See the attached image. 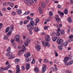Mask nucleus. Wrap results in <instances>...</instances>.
Returning a JSON list of instances; mask_svg holds the SVG:
<instances>
[{
	"mask_svg": "<svg viewBox=\"0 0 73 73\" xmlns=\"http://www.w3.org/2000/svg\"><path fill=\"white\" fill-rule=\"evenodd\" d=\"M12 54V52H9L6 53V56H9L8 57V59H12L13 58H15V56H13Z\"/></svg>",
	"mask_w": 73,
	"mask_h": 73,
	"instance_id": "nucleus-1",
	"label": "nucleus"
},
{
	"mask_svg": "<svg viewBox=\"0 0 73 73\" xmlns=\"http://www.w3.org/2000/svg\"><path fill=\"white\" fill-rule=\"evenodd\" d=\"M42 43L44 47H46V46H49L50 44L48 42H46L45 41H42Z\"/></svg>",
	"mask_w": 73,
	"mask_h": 73,
	"instance_id": "nucleus-2",
	"label": "nucleus"
},
{
	"mask_svg": "<svg viewBox=\"0 0 73 73\" xmlns=\"http://www.w3.org/2000/svg\"><path fill=\"white\" fill-rule=\"evenodd\" d=\"M64 42V40L62 39H60L59 40H57V43L58 44H61V46H63V42Z\"/></svg>",
	"mask_w": 73,
	"mask_h": 73,
	"instance_id": "nucleus-3",
	"label": "nucleus"
},
{
	"mask_svg": "<svg viewBox=\"0 0 73 73\" xmlns=\"http://www.w3.org/2000/svg\"><path fill=\"white\" fill-rule=\"evenodd\" d=\"M45 39L47 42H49L50 40V38L49 35H47L45 37Z\"/></svg>",
	"mask_w": 73,
	"mask_h": 73,
	"instance_id": "nucleus-4",
	"label": "nucleus"
},
{
	"mask_svg": "<svg viewBox=\"0 0 73 73\" xmlns=\"http://www.w3.org/2000/svg\"><path fill=\"white\" fill-rule=\"evenodd\" d=\"M16 71H17L16 73H20V66L19 65H17L16 66Z\"/></svg>",
	"mask_w": 73,
	"mask_h": 73,
	"instance_id": "nucleus-5",
	"label": "nucleus"
},
{
	"mask_svg": "<svg viewBox=\"0 0 73 73\" xmlns=\"http://www.w3.org/2000/svg\"><path fill=\"white\" fill-rule=\"evenodd\" d=\"M15 38L16 40V42H19L20 41V39L19 38H20V35H17L15 36Z\"/></svg>",
	"mask_w": 73,
	"mask_h": 73,
	"instance_id": "nucleus-6",
	"label": "nucleus"
},
{
	"mask_svg": "<svg viewBox=\"0 0 73 73\" xmlns=\"http://www.w3.org/2000/svg\"><path fill=\"white\" fill-rule=\"evenodd\" d=\"M35 48L38 51H40L41 49V46L38 44L36 45Z\"/></svg>",
	"mask_w": 73,
	"mask_h": 73,
	"instance_id": "nucleus-7",
	"label": "nucleus"
},
{
	"mask_svg": "<svg viewBox=\"0 0 73 73\" xmlns=\"http://www.w3.org/2000/svg\"><path fill=\"white\" fill-rule=\"evenodd\" d=\"M43 67L42 70V73H44L46 71V65L45 64H44L43 65Z\"/></svg>",
	"mask_w": 73,
	"mask_h": 73,
	"instance_id": "nucleus-8",
	"label": "nucleus"
},
{
	"mask_svg": "<svg viewBox=\"0 0 73 73\" xmlns=\"http://www.w3.org/2000/svg\"><path fill=\"white\" fill-rule=\"evenodd\" d=\"M26 70H29L30 69V64L27 63L26 66Z\"/></svg>",
	"mask_w": 73,
	"mask_h": 73,
	"instance_id": "nucleus-9",
	"label": "nucleus"
},
{
	"mask_svg": "<svg viewBox=\"0 0 73 73\" xmlns=\"http://www.w3.org/2000/svg\"><path fill=\"white\" fill-rule=\"evenodd\" d=\"M56 17H55V19L56 21H61V19H60L59 18V17L58 16V15H56Z\"/></svg>",
	"mask_w": 73,
	"mask_h": 73,
	"instance_id": "nucleus-10",
	"label": "nucleus"
},
{
	"mask_svg": "<svg viewBox=\"0 0 73 73\" xmlns=\"http://www.w3.org/2000/svg\"><path fill=\"white\" fill-rule=\"evenodd\" d=\"M24 56H25V57H30V56H31V54L30 53L28 52L27 54H24Z\"/></svg>",
	"mask_w": 73,
	"mask_h": 73,
	"instance_id": "nucleus-11",
	"label": "nucleus"
},
{
	"mask_svg": "<svg viewBox=\"0 0 73 73\" xmlns=\"http://www.w3.org/2000/svg\"><path fill=\"white\" fill-rule=\"evenodd\" d=\"M23 48L21 50L22 52H24V51H27V49H26V48H25V45H23Z\"/></svg>",
	"mask_w": 73,
	"mask_h": 73,
	"instance_id": "nucleus-12",
	"label": "nucleus"
},
{
	"mask_svg": "<svg viewBox=\"0 0 73 73\" xmlns=\"http://www.w3.org/2000/svg\"><path fill=\"white\" fill-rule=\"evenodd\" d=\"M39 21H40V20L38 18H37L36 19V21L35 22V25H37V24L38 23H39Z\"/></svg>",
	"mask_w": 73,
	"mask_h": 73,
	"instance_id": "nucleus-13",
	"label": "nucleus"
},
{
	"mask_svg": "<svg viewBox=\"0 0 73 73\" xmlns=\"http://www.w3.org/2000/svg\"><path fill=\"white\" fill-rule=\"evenodd\" d=\"M38 9L39 11V13L41 14L42 12V8L40 7H39Z\"/></svg>",
	"mask_w": 73,
	"mask_h": 73,
	"instance_id": "nucleus-14",
	"label": "nucleus"
},
{
	"mask_svg": "<svg viewBox=\"0 0 73 73\" xmlns=\"http://www.w3.org/2000/svg\"><path fill=\"white\" fill-rule=\"evenodd\" d=\"M68 41H69L68 40H66V41L65 42L63 43V44L64 45V46H67L68 44Z\"/></svg>",
	"mask_w": 73,
	"mask_h": 73,
	"instance_id": "nucleus-15",
	"label": "nucleus"
},
{
	"mask_svg": "<svg viewBox=\"0 0 73 73\" xmlns=\"http://www.w3.org/2000/svg\"><path fill=\"white\" fill-rule=\"evenodd\" d=\"M58 70V68L56 67H54L53 68H51V70L53 72H56Z\"/></svg>",
	"mask_w": 73,
	"mask_h": 73,
	"instance_id": "nucleus-16",
	"label": "nucleus"
},
{
	"mask_svg": "<svg viewBox=\"0 0 73 73\" xmlns=\"http://www.w3.org/2000/svg\"><path fill=\"white\" fill-rule=\"evenodd\" d=\"M57 39V37L55 36V37H52V40L53 41H56Z\"/></svg>",
	"mask_w": 73,
	"mask_h": 73,
	"instance_id": "nucleus-17",
	"label": "nucleus"
},
{
	"mask_svg": "<svg viewBox=\"0 0 73 73\" xmlns=\"http://www.w3.org/2000/svg\"><path fill=\"white\" fill-rule=\"evenodd\" d=\"M32 60V59L31 58H29L28 57H26V62H29L30 61Z\"/></svg>",
	"mask_w": 73,
	"mask_h": 73,
	"instance_id": "nucleus-18",
	"label": "nucleus"
},
{
	"mask_svg": "<svg viewBox=\"0 0 73 73\" xmlns=\"http://www.w3.org/2000/svg\"><path fill=\"white\" fill-rule=\"evenodd\" d=\"M25 3L26 4H27L28 5H30L31 4H32V3H31V2H29L28 1H26L25 2Z\"/></svg>",
	"mask_w": 73,
	"mask_h": 73,
	"instance_id": "nucleus-19",
	"label": "nucleus"
},
{
	"mask_svg": "<svg viewBox=\"0 0 73 73\" xmlns=\"http://www.w3.org/2000/svg\"><path fill=\"white\" fill-rule=\"evenodd\" d=\"M35 71V73H38L39 72V70L36 67L34 68Z\"/></svg>",
	"mask_w": 73,
	"mask_h": 73,
	"instance_id": "nucleus-20",
	"label": "nucleus"
},
{
	"mask_svg": "<svg viewBox=\"0 0 73 73\" xmlns=\"http://www.w3.org/2000/svg\"><path fill=\"white\" fill-rule=\"evenodd\" d=\"M30 24L31 26H33L35 25V22L33 21H31L30 22Z\"/></svg>",
	"mask_w": 73,
	"mask_h": 73,
	"instance_id": "nucleus-21",
	"label": "nucleus"
},
{
	"mask_svg": "<svg viewBox=\"0 0 73 73\" xmlns=\"http://www.w3.org/2000/svg\"><path fill=\"white\" fill-rule=\"evenodd\" d=\"M68 10L67 9H65L64 11V13L65 15H67L68 14Z\"/></svg>",
	"mask_w": 73,
	"mask_h": 73,
	"instance_id": "nucleus-22",
	"label": "nucleus"
},
{
	"mask_svg": "<svg viewBox=\"0 0 73 73\" xmlns=\"http://www.w3.org/2000/svg\"><path fill=\"white\" fill-rule=\"evenodd\" d=\"M58 13L60 15V16H61H61H64V13L61 12L60 11H59L58 12Z\"/></svg>",
	"mask_w": 73,
	"mask_h": 73,
	"instance_id": "nucleus-23",
	"label": "nucleus"
},
{
	"mask_svg": "<svg viewBox=\"0 0 73 73\" xmlns=\"http://www.w3.org/2000/svg\"><path fill=\"white\" fill-rule=\"evenodd\" d=\"M31 38H28L27 40V42L28 43H30V42H31Z\"/></svg>",
	"mask_w": 73,
	"mask_h": 73,
	"instance_id": "nucleus-24",
	"label": "nucleus"
},
{
	"mask_svg": "<svg viewBox=\"0 0 73 73\" xmlns=\"http://www.w3.org/2000/svg\"><path fill=\"white\" fill-rule=\"evenodd\" d=\"M41 5L42 8H45V4L44 2L41 3Z\"/></svg>",
	"mask_w": 73,
	"mask_h": 73,
	"instance_id": "nucleus-25",
	"label": "nucleus"
},
{
	"mask_svg": "<svg viewBox=\"0 0 73 73\" xmlns=\"http://www.w3.org/2000/svg\"><path fill=\"white\" fill-rule=\"evenodd\" d=\"M30 13V11H26L24 14H23V15H28L29 13Z\"/></svg>",
	"mask_w": 73,
	"mask_h": 73,
	"instance_id": "nucleus-26",
	"label": "nucleus"
},
{
	"mask_svg": "<svg viewBox=\"0 0 73 73\" xmlns=\"http://www.w3.org/2000/svg\"><path fill=\"white\" fill-rule=\"evenodd\" d=\"M10 29V27H7L5 30V32H6V33H7V32H8L9 31Z\"/></svg>",
	"mask_w": 73,
	"mask_h": 73,
	"instance_id": "nucleus-27",
	"label": "nucleus"
},
{
	"mask_svg": "<svg viewBox=\"0 0 73 73\" xmlns=\"http://www.w3.org/2000/svg\"><path fill=\"white\" fill-rule=\"evenodd\" d=\"M10 67H11V65L10 64H9L8 66L4 68L5 70H7V69H9V68H10Z\"/></svg>",
	"mask_w": 73,
	"mask_h": 73,
	"instance_id": "nucleus-28",
	"label": "nucleus"
},
{
	"mask_svg": "<svg viewBox=\"0 0 73 73\" xmlns=\"http://www.w3.org/2000/svg\"><path fill=\"white\" fill-rule=\"evenodd\" d=\"M35 30L36 32H38V31H40V29L37 27H35Z\"/></svg>",
	"mask_w": 73,
	"mask_h": 73,
	"instance_id": "nucleus-29",
	"label": "nucleus"
},
{
	"mask_svg": "<svg viewBox=\"0 0 73 73\" xmlns=\"http://www.w3.org/2000/svg\"><path fill=\"white\" fill-rule=\"evenodd\" d=\"M62 46H58V47L59 49V50H62Z\"/></svg>",
	"mask_w": 73,
	"mask_h": 73,
	"instance_id": "nucleus-30",
	"label": "nucleus"
},
{
	"mask_svg": "<svg viewBox=\"0 0 73 73\" xmlns=\"http://www.w3.org/2000/svg\"><path fill=\"white\" fill-rule=\"evenodd\" d=\"M67 20L69 23H71V21H72V19L70 17H69L67 19Z\"/></svg>",
	"mask_w": 73,
	"mask_h": 73,
	"instance_id": "nucleus-31",
	"label": "nucleus"
},
{
	"mask_svg": "<svg viewBox=\"0 0 73 73\" xmlns=\"http://www.w3.org/2000/svg\"><path fill=\"white\" fill-rule=\"evenodd\" d=\"M60 33H61V34H62V35H63L64 34V33H65V31L63 30H61L60 31Z\"/></svg>",
	"mask_w": 73,
	"mask_h": 73,
	"instance_id": "nucleus-32",
	"label": "nucleus"
},
{
	"mask_svg": "<svg viewBox=\"0 0 73 73\" xmlns=\"http://www.w3.org/2000/svg\"><path fill=\"white\" fill-rule=\"evenodd\" d=\"M64 59V61H68L69 60V58H68V57H66Z\"/></svg>",
	"mask_w": 73,
	"mask_h": 73,
	"instance_id": "nucleus-33",
	"label": "nucleus"
},
{
	"mask_svg": "<svg viewBox=\"0 0 73 73\" xmlns=\"http://www.w3.org/2000/svg\"><path fill=\"white\" fill-rule=\"evenodd\" d=\"M73 64V60H71L70 62H69V65H70Z\"/></svg>",
	"mask_w": 73,
	"mask_h": 73,
	"instance_id": "nucleus-34",
	"label": "nucleus"
},
{
	"mask_svg": "<svg viewBox=\"0 0 73 73\" xmlns=\"http://www.w3.org/2000/svg\"><path fill=\"white\" fill-rule=\"evenodd\" d=\"M35 62V59H33L32 61L31 62V64H34Z\"/></svg>",
	"mask_w": 73,
	"mask_h": 73,
	"instance_id": "nucleus-35",
	"label": "nucleus"
},
{
	"mask_svg": "<svg viewBox=\"0 0 73 73\" xmlns=\"http://www.w3.org/2000/svg\"><path fill=\"white\" fill-rule=\"evenodd\" d=\"M56 35L57 36H60V33L59 32H57L56 33Z\"/></svg>",
	"mask_w": 73,
	"mask_h": 73,
	"instance_id": "nucleus-36",
	"label": "nucleus"
},
{
	"mask_svg": "<svg viewBox=\"0 0 73 73\" xmlns=\"http://www.w3.org/2000/svg\"><path fill=\"white\" fill-rule=\"evenodd\" d=\"M17 12L18 14H19L20 15H21V10H19L17 11Z\"/></svg>",
	"mask_w": 73,
	"mask_h": 73,
	"instance_id": "nucleus-37",
	"label": "nucleus"
},
{
	"mask_svg": "<svg viewBox=\"0 0 73 73\" xmlns=\"http://www.w3.org/2000/svg\"><path fill=\"white\" fill-rule=\"evenodd\" d=\"M24 44L26 46H27L28 45V43L27 42H25Z\"/></svg>",
	"mask_w": 73,
	"mask_h": 73,
	"instance_id": "nucleus-38",
	"label": "nucleus"
},
{
	"mask_svg": "<svg viewBox=\"0 0 73 73\" xmlns=\"http://www.w3.org/2000/svg\"><path fill=\"white\" fill-rule=\"evenodd\" d=\"M65 65H70L69 64V63L68 62L66 61H64Z\"/></svg>",
	"mask_w": 73,
	"mask_h": 73,
	"instance_id": "nucleus-39",
	"label": "nucleus"
},
{
	"mask_svg": "<svg viewBox=\"0 0 73 73\" xmlns=\"http://www.w3.org/2000/svg\"><path fill=\"white\" fill-rule=\"evenodd\" d=\"M10 29L11 30H12V31L13 30V25H12L10 26Z\"/></svg>",
	"mask_w": 73,
	"mask_h": 73,
	"instance_id": "nucleus-40",
	"label": "nucleus"
},
{
	"mask_svg": "<svg viewBox=\"0 0 73 73\" xmlns=\"http://www.w3.org/2000/svg\"><path fill=\"white\" fill-rule=\"evenodd\" d=\"M12 15H13V16H15V15H16V13L14 11H13L12 13Z\"/></svg>",
	"mask_w": 73,
	"mask_h": 73,
	"instance_id": "nucleus-41",
	"label": "nucleus"
},
{
	"mask_svg": "<svg viewBox=\"0 0 73 73\" xmlns=\"http://www.w3.org/2000/svg\"><path fill=\"white\" fill-rule=\"evenodd\" d=\"M54 53L55 54L56 57H57V56H58V54L57 52H56V51H54Z\"/></svg>",
	"mask_w": 73,
	"mask_h": 73,
	"instance_id": "nucleus-42",
	"label": "nucleus"
},
{
	"mask_svg": "<svg viewBox=\"0 0 73 73\" xmlns=\"http://www.w3.org/2000/svg\"><path fill=\"white\" fill-rule=\"evenodd\" d=\"M10 50H11V47H9L7 49V52H9Z\"/></svg>",
	"mask_w": 73,
	"mask_h": 73,
	"instance_id": "nucleus-43",
	"label": "nucleus"
},
{
	"mask_svg": "<svg viewBox=\"0 0 73 73\" xmlns=\"http://www.w3.org/2000/svg\"><path fill=\"white\" fill-rule=\"evenodd\" d=\"M3 24L1 23H0V31H1V28L3 27Z\"/></svg>",
	"mask_w": 73,
	"mask_h": 73,
	"instance_id": "nucleus-44",
	"label": "nucleus"
},
{
	"mask_svg": "<svg viewBox=\"0 0 73 73\" xmlns=\"http://www.w3.org/2000/svg\"><path fill=\"white\" fill-rule=\"evenodd\" d=\"M21 50L19 51V52L18 53V55H19V56H20L21 54Z\"/></svg>",
	"mask_w": 73,
	"mask_h": 73,
	"instance_id": "nucleus-45",
	"label": "nucleus"
},
{
	"mask_svg": "<svg viewBox=\"0 0 73 73\" xmlns=\"http://www.w3.org/2000/svg\"><path fill=\"white\" fill-rule=\"evenodd\" d=\"M23 24V21H21L20 22V25L21 26V25H22Z\"/></svg>",
	"mask_w": 73,
	"mask_h": 73,
	"instance_id": "nucleus-46",
	"label": "nucleus"
},
{
	"mask_svg": "<svg viewBox=\"0 0 73 73\" xmlns=\"http://www.w3.org/2000/svg\"><path fill=\"white\" fill-rule=\"evenodd\" d=\"M13 45L14 47H15V48L17 47V44H16L15 43H13Z\"/></svg>",
	"mask_w": 73,
	"mask_h": 73,
	"instance_id": "nucleus-47",
	"label": "nucleus"
},
{
	"mask_svg": "<svg viewBox=\"0 0 73 73\" xmlns=\"http://www.w3.org/2000/svg\"><path fill=\"white\" fill-rule=\"evenodd\" d=\"M44 62L46 63V62H48V60H47V59H45L44 60Z\"/></svg>",
	"mask_w": 73,
	"mask_h": 73,
	"instance_id": "nucleus-48",
	"label": "nucleus"
},
{
	"mask_svg": "<svg viewBox=\"0 0 73 73\" xmlns=\"http://www.w3.org/2000/svg\"><path fill=\"white\" fill-rule=\"evenodd\" d=\"M29 1L30 3H31L32 4H33L34 2L33 1V0H28Z\"/></svg>",
	"mask_w": 73,
	"mask_h": 73,
	"instance_id": "nucleus-49",
	"label": "nucleus"
},
{
	"mask_svg": "<svg viewBox=\"0 0 73 73\" xmlns=\"http://www.w3.org/2000/svg\"><path fill=\"white\" fill-rule=\"evenodd\" d=\"M49 15L50 16H52L53 15V13L51 11H50L49 13Z\"/></svg>",
	"mask_w": 73,
	"mask_h": 73,
	"instance_id": "nucleus-50",
	"label": "nucleus"
},
{
	"mask_svg": "<svg viewBox=\"0 0 73 73\" xmlns=\"http://www.w3.org/2000/svg\"><path fill=\"white\" fill-rule=\"evenodd\" d=\"M69 38H73V35H71L69 36Z\"/></svg>",
	"mask_w": 73,
	"mask_h": 73,
	"instance_id": "nucleus-51",
	"label": "nucleus"
},
{
	"mask_svg": "<svg viewBox=\"0 0 73 73\" xmlns=\"http://www.w3.org/2000/svg\"><path fill=\"white\" fill-rule=\"evenodd\" d=\"M4 39H5V40H7V39H8V37H7L5 35H4L3 37Z\"/></svg>",
	"mask_w": 73,
	"mask_h": 73,
	"instance_id": "nucleus-52",
	"label": "nucleus"
},
{
	"mask_svg": "<svg viewBox=\"0 0 73 73\" xmlns=\"http://www.w3.org/2000/svg\"><path fill=\"white\" fill-rule=\"evenodd\" d=\"M48 28H49V26H45L44 27V29H48Z\"/></svg>",
	"mask_w": 73,
	"mask_h": 73,
	"instance_id": "nucleus-53",
	"label": "nucleus"
},
{
	"mask_svg": "<svg viewBox=\"0 0 73 73\" xmlns=\"http://www.w3.org/2000/svg\"><path fill=\"white\" fill-rule=\"evenodd\" d=\"M31 26H32L30 24L27 25V28H29V27H31Z\"/></svg>",
	"mask_w": 73,
	"mask_h": 73,
	"instance_id": "nucleus-54",
	"label": "nucleus"
},
{
	"mask_svg": "<svg viewBox=\"0 0 73 73\" xmlns=\"http://www.w3.org/2000/svg\"><path fill=\"white\" fill-rule=\"evenodd\" d=\"M15 61H17L18 62H19V61H20V59L17 58L15 60Z\"/></svg>",
	"mask_w": 73,
	"mask_h": 73,
	"instance_id": "nucleus-55",
	"label": "nucleus"
},
{
	"mask_svg": "<svg viewBox=\"0 0 73 73\" xmlns=\"http://www.w3.org/2000/svg\"><path fill=\"white\" fill-rule=\"evenodd\" d=\"M68 41L69 42H72V41H73V39H70Z\"/></svg>",
	"mask_w": 73,
	"mask_h": 73,
	"instance_id": "nucleus-56",
	"label": "nucleus"
},
{
	"mask_svg": "<svg viewBox=\"0 0 73 73\" xmlns=\"http://www.w3.org/2000/svg\"><path fill=\"white\" fill-rule=\"evenodd\" d=\"M57 8H61V6L60 5H58L57 6Z\"/></svg>",
	"mask_w": 73,
	"mask_h": 73,
	"instance_id": "nucleus-57",
	"label": "nucleus"
},
{
	"mask_svg": "<svg viewBox=\"0 0 73 73\" xmlns=\"http://www.w3.org/2000/svg\"><path fill=\"white\" fill-rule=\"evenodd\" d=\"M10 6L11 7H13V3H11V4H10Z\"/></svg>",
	"mask_w": 73,
	"mask_h": 73,
	"instance_id": "nucleus-58",
	"label": "nucleus"
},
{
	"mask_svg": "<svg viewBox=\"0 0 73 73\" xmlns=\"http://www.w3.org/2000/svg\"><path fill=\"white\" fill-rule=\"evenodd\" d=\"M8 33L9 34L11 35L12 33V31H10Z\"/></svg>",
	"mask_w": 73,
	"mask_h": 73,
	"instance_id": "nucleus-59",
	"label": "nucleus"
},
{
	"mask_svg": "<svg viewBox=\"0 0 73 73\" xmlns=\"http://www.w3.org/2000/svg\"><path fill=\"white\" fill-rule=\"evenodd\" d=\"M3 5L4 6L7 5V3H6V2L3 3Z\"/></svg>",
	"mask_w": 73,
	"mask_h": 73,
	"instance_id": "nucleus-60",
	"label": "nucleus"
},
{
	"mask_svg": "<svg viewBox=\"0 0 73 73\" xmlns=\"http://www.w3.org/2000/svg\"><path fill=\"white\" fill-rule=\"evenodd\" d=\"M11 42H12V43H13L14 42V39H12L11 40Z\"/></svg>",
	"mask_w": 73,
	"mask_h": 73,
	"instance_id": "nucleus-61",
	"label": "nucleus"
},
{
	"mask_svg": "<svg viewBox=\"0 0 73 73\" xmlns=\"http://www.w3.org/2000/svg\"><path fill=\"white\" fill-rule=\"evenodd\" d=\"M7 10H9V11H10L11 9V8L10 7H8L7 8Z\"/></svg>",
	"mask_w": 73,
	"mask_h": 73,
	"instance_id": "nucleus-62",
	"label": "nucleus"
},
{
	"mask_svg": "<svg viewBox=\"0 0 73 73\" xmlns=\"http://www.w3.org/2000/svg\"><path fill=\"white\" fill-rule=\"evenodd\" d=\"M45 2L47 4L49 3V0H46Z\"/></svg>",
	"mask_w": 73,
	"mask_h": 73,
	"instance_id": "nucleus-63",
	"label": "nucleus"
},
{
	"mask_svg": "<svg viewBox=\"0 0 73 73\" xmlns=\"http://www.w3.org/2000/svg\"><path fill=\"white\" fill-rule=\"evenodd\" d=\"M70 3L71 4H72L73 3V1L72 0L70 1Z\"/></svg>",
	"mask_w": 73,
	"mask_h": 73,
	"instance_id": "nucleus-64",
	"label": "nucleus"
}]
</instances>
